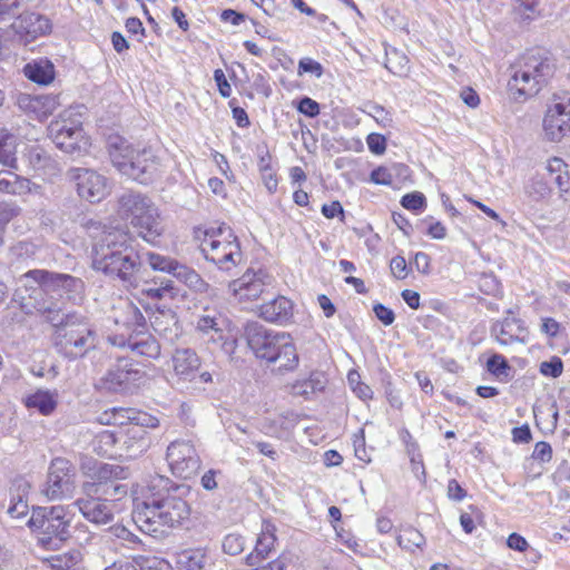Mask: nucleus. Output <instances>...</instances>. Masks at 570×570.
Listing matches in <instances>:
<instances>
[{
  "label": "nucleus",
  "mask_w": 570,
  "mask_h": 570,
  "mask_svg": "<svg viewBox=\"0 0 570 570\" xmlns=\"http://www.w3.org/2000/svg\"><path fill=\"white\" fill-rule=\"evenodd\" d=\"M17 105L20 110L32 118L45 120L58 108L59 101L56 96L51 95L32 96L22 92L17 96Z\"/></svg>",
  "instance_id": "6ab92c4d"
},
{
  "label": "nucleus",
  "mask_w": 570,
  "mask_h": 570,
  "mask_svg": "<svg viewBox=\"0 0 570 570\" xmlns=\"http://www.w3.org/2000/svg\"><path fill=\"white\" fill-rule=\"evenodd\" d=\"M274 277L264 268H248L239 278L229 283V291L239 302L261 298L273 288Z\"/></svg>",
  "instance_id": "9d476101"
},
{
  "label": "nucleus",
  "mask_w": 570,
  "mask_h": 570,
  "mask_svg": "<svg viewBox=\"0 0 570 570\" xmlns=\"http://www.w3.org/2000/svg\"><path fill=\"white\" fill-rule=\"evenodd\" d=\"M166 459L171 472L183 479L191 478L202 464L195 445L185 440L173 441L167 446Z\"/></svg>",
  "instance_id": "f8f14e48"
},
{
  "label": "nucleus",
  "mask_w": 570,
  "mask_h": 570,
  "mask_svg": "<svg viewBox=\"0 0 570 570\" xmlns=\"http://www.w3.org/2000/svg\"><path fill=\"white\" fill-rule=\"evenodd\" d=\"M222 476L223 472L220 470L210 469L202 475L200 484L204 490L214 491L218 488Z\"/></svg>",
  "instance_id": "052dcab7"
},
{
  "label": "nucleus",
  "mask_w": 570,
  "mask_h": 570,
  "mask_svg": "<svg viewBox=\"0 0 570 570\" xmlns=\"http://www.w3.org/2000/svg\"><path fill=\"white\" fill-rule=\"evenodd\" d=\"M189 492L188 485L175 484L146 499L136 498L132 521L141 532L153 537L183 527L191 512L186 500Z\"/></svg>",
  "instance_id": "f257e3e1"
},
{
  "label": "nucleus",
  "mask_w": 570,
  "mask_h": 570,
  "mask_svg": "<svg viewBox=\"0 0 570 570\" xmlns=\"http://www.w3.org/2000/svg\"><path fill=\"white\" fill-rule=\"evenodd\" d=\"M274 532L275 528L272 524L264 525L259 537L257 538L254 551L246 557V563L248 566H256L268 557L276 542Z\"/></svg>",
  "instance_id": "7c9ffc66"
},
{
  "label": "nucleus",
  "mask_w": 570,
  "mask_h": 570,
  "mask_svg": "<svg viewBox=\"0 0 570 570\" xmlns=\"http://www.w3.org/2000/svg\"><path fill=\"white\" fill-rule=\"evenodd\" d=\"M36 307L38 312L47 314L48 322L55 328L53 345L62 356L77 360L97 347V331L86 315L77 312L60 314L46 303H39Z\"/></svg>",
  "instance_id": "7ed1b4c3"
},
{
  "label": "nucleus",
  "mask_w": 570,
  "mask_h": 570,
  "mask_svg": "<svg viewBox=\"0 0 570 570\" xmlns=\"http://www.w3.org/2000/svg\"><path fill=\"white\" fill-rule=\"evenodd\" d=\"M134 414H136L135 409L130 407H114L109 411H105L99 421L101 424L107 425H124L127 422L132 424V419H135Z\"/></svg>",
  "instance_id": "79ce46f5"
},
{
  "label": "nucleus",
  "mask_w": 570,
  "mask_h": 570,
  "mask_svg": "<svg viewBox=\"0 0 570 570\" xmlns=\"http://www.w3.org/2000/svg\"><path fill=\"white\" fill-rule=\"evenodd\" d=\"M511 95L515 98L527 99L533 97L543 88L535 77H531L519 59L511 66V77L508 82Z\"/></svg>",
  "instance_id": "412c9836"
},
{
  "label": "nucleus",
  "mask_w": 570,
  "mask_h": 570,
  "mask_svg": "<svg viewBox=\"0 0 570 570\" xmlns=\"http://www.w3.org/2000/svg\"><path fill=\"white\" fill-rule=\"evenodd\" d=\"M174 276L196 293H206L209 285L193 268L179 263Z\"/></svg>",
  "instance_id": "58836bf2"
},
{
  "label": "nucleus",
  "mask_w": 570,
  "mask_h": 570,
  "mask_svg": "<svg viewBox=\"0 0 570 570\" xmlns=\"http://www.w3.org/2000/svg\"><path fill=\"white\" fill-rule=\"evenodd\" d=\"M58 392L56 390H38L26 399V406L36 409L42 415H50L58 404Z\"/></svg>",
  "instance_id": "473e14b6"
},
{
  "label": "nucleus",
  "mask_w": 570,
  "mask_h": 570,
  "mask_svg": "<svg viewBox=\"0 0 570 570\" xmlns=\"http://www.w3.org/2000/svg\"><path fill=\"white\" fill-rule=\"evenodd\" d=\"M48 134L59 149L70 155L79 154L89 146L81 120L72 109L65 110L52 120Z\"/></svg>",
  "instance_id": "6e6552de"
},
{
  "label": "nucleus",
  "mask_w": 570,
  "mask_h": 570,
  "mask_svg": "<svg viewBox=\"0 0 570 570\" xmlns=\"http://www.w3.org/2000/svg\"><path fill=\"white\" fill-rule=\"evenodd\" d=\"M208 557L204 549H187L177 554V566L183 570H206Z\"/></svg>",
  "instance_id": "f704fd0d"
},
{
  "label": "nucleus",
  "mask_w": 570,
  "mask_h": 570,
  "mask_svg": "<svg viewBox=\"0 0 570 570\" xmlns=\"http://www.w3.org/2000/svg\"><path fill=\"white\" fill-rule=\"evenodd\" d=\"M117 455L122 460H132L144 454L151 444V439L146 430L140 426H128L118 432Z\"/></svg>",
  "instance_id": "dca6fc26"
},
{
  "label": "nucleus",
  "mask_w": 570,
  "mask_h": 570,
  "mask_svg": "<svg viewBox=\"0 0 570 570\" xmlns=\"http://www.w3.org/2000/svg\"><path fill=\"white\" fill-rule=\"evenodd\" d=\"M212 343L218 344L223 352L229 356H232L237 347V338L227 331V327L224 330L222 340L219 341H213Z\"/></svg>",
  "instance_id": "680f3d73"
},
{
  "label": "nucleus",
  "mask_w": 570,
  "mask_h": 570,
  "mask_svg": "<svg viewBox=\"0 0 570 570\" xmlns=\"http://www.w3.org/2000/svg\"><path fill=\"white\" fill-rule=\"evenodd\" d=\"M245 337L257 358L277 365L279 371H294L298 366L299 357L288 333L275 332L252 322L245 327Z\"/></svg>",
  "instance_id": "20e7f679"
},
{
  "label": "nucleus",
  "mask_w": 570,
  "mask_h": 570,
  "mask_svg": "<svg viewBox=\"0 0 570 570\" xmlns=\"http://www.w3.org/2000/svg\"><path fill=\"white\" fill-rule=\"evenodd\" d=\"M61 275L57 273H50L45 269H33L29 271L23 275L27 283L32 281L36 286H31V293L29 294V297L35 299L33 307L37 309L36 305L39 303H46L51 308H56L53 303H48L47 301H43L42 298L39 299V297L42 296V294L46 295H53L57 294L58 296L62 297L61 293Z\"/></svg>",
  "instance_id": "2eb2a0df"
},
{
  "label": "nucleus",
  "mask_w": 570,
  "mask_h": 570,
  "mask_svg": "<svg viewBox=\"0 0 570 570\" xmlns=\"http://www.w3.org/2000/svg\"><path fill=\"white\" fill-rule=\"evenodd\" d=\"M135 419H132V424L130 426H140L144 430L146 428L155 429L159 425V420L146 412L137 411L134 414Z\"/></svg>",
  "instance_id": "69168bd1"
},
{
  "label": "nucleus",
  "mask_w": 570,
  "mask_h": 570,
  "mask_svg": "<svg viewBox=\"0 0 570 570\" xmlns=\"http://www.w3.org/2000/svg\"><path fill=\"white\" fill-rule=\"evenodd\" d=\"M85 519L95 524H108L114 520V505L100 498H81L75 502Z\"/></svg>",
  "instance_id": "5701e85b"
},
{
  "label": "nucleus",
  "mask_w": 570,
  "mask_h": 570,
  "mask_svg": "<svg viewBox=\"0 0 570 570\" xmlns=\"http://www.w3.org/2000/svg\"><path fill=\"white\" fill-rule=\"evenodd\" d=\"M107 149L112 165L121 175L126 176L129 163H132L137 150L120 136H110Z\"/></svg>",
  "instance_id": "393cba45"
},
{
  "label": "nucleus",
  "mask_w": 570,
  "mask_h": 570,
  "mask_svg": "<svg viewBox=\"0 0 570 570\" xmlns=\"http://www.w3.org/2000/svg\"><path fill=\"white\" fill-rule=\"evenodd\" d=\"M107 149L112 165L121 175L126 176L129 163H132L137 150L120 136H110Z\"/></svg>",
  "instance_id": "a878e982"
},
{
  "label": "nucleus",
  "mask_w": 570,
  "mask_h": 570,
  "mask_svg": "<svg viewBox=\"0 0 570 570\" xmlns=\"http://www.w3.org/2000/svg\"><path fill=\"white\" fill-rule=\"evenodd\" d=\"M524 331L523 323L514 316H508L492 326V334L501 345L522 342L523 340L520 336Z\"/></svg>",
  "instance_id": "cd10ccee"
},
{
  "label": "nucleus",
  "mask_w": 570,
  "mask_h": 570,
  "mask_svg": "<svg viewBox=\"0 0 570 570\" xmlns=\"http://www.w3.org/2000/svg\"><path fill=\"white\" fill-rule=\"evenodd\" d=\"M373 312L375 314V316L385 325V326H389L391 325L394 320H395V314L394 312L390 308V307H386L385 305L381 304V303H377L373 306Z\"/></svg>",
  "instance_id": "774afa93"
},
{
  "label": "nucleus",
  "mask_w": 570,
  "mask_h": 570,
  "mask_svg": "<svg viewBox=\"0 0 570 570\" xmlns=\"http://www.w3.org/2000/svg\"><path fill=\"white\" fill-rule=\"evenodd\" d=\"M401 205L410 210H419L425 206V197L419 191L410 193L402 197Z\"/></svg>",
  "instance_id": "bf43d9fd"
},
{
  "label": "nucleus",
  "mask_w": 570,
  "mask_h": 570,
  "mask_svg": "<svg viewBox=\"0 0 570 570\" xmlns=\"http://www.w3.org/2000/svg\"><path fill=\"white\" fill-rule=\"evenodd\" d=\"M148 264L154 271L173 274L176 272L179 262L157 253L147 254Z\"/></svg>",
  "instance_id": "09e8293b"
},
{
  "label": "nucleus",
  "mask_w": 570,
  "mask_h": 570,
  "mask_svg": "<svg viewBox=\"0 0 570 570\" xmlns=\"http://www.w3.org/2000/svg\"><path fill=\"white\" fill-rule=\"evenodd\" d=\"M563 371V362L560 357L553 356L550 361L540 364V373L553 379L559 377Z\"/></svg>",
  "instance_id": "4d7b16f0"
},
{
  "label": "nucleus",
  "mask_w": 570,
  "mask_h": 570,
  "mask_svg": "<svg viewBox=\"0 0 570 570\" xmlns=\"http://www.w3.org/2000/svg\"><path fill=\"white\" fill-rule=\"evenodd\" d=\"M121 315L115 318L116 324H122L127 328L136 331L145 326V317L140 309L129 301L121 305Z\"/></svg>",
  "instance_id": "e433bc0d"
},
{
  "label": "nucleus",
  "mask_w": 570,
  "mask_h": 570,
  "mask_svg": "<svg viewBox=\"0 0 570 570\" xmlns=\"http://www.w3.org/2000/svg\"><path fill=\"white\" fill-rule=\"evenodd\" d=\"M127 170L126 176L140 184L151 183L160 173V159L151 148L137 150L132 163Z\"/></svg>",
  "instance_id": "f3484780"
},
{
  "label": "nucleus",
  "mask_w": 570,
  "mask_h": 570,
  "mask_svg": "<svg viewBox=\"0 0 570 570\" xmlns=\"http://www.w3.org/2000/svg\"><path fill=\"white\" fill-rule=\"evenodd\" d=\"M519 61L531 77H535L541 87L548 85L556 71L552 60L540 49L527 51L519 58Z\"/></svg>",
  "instance_id": "a211bd4d"
},
{
  "label": "nucleus",
  "mask_w": 570,
  "mask_h": 570,
  "mask_svg": "<svg viewBox=\"0 0 570 570\" xmlns=\"http://www.w3.org/2000/svg\"><path fill=\"white\" fill-rule=\"evenodd\" d=\"M108 342L114 346H127L134 353L150 358H156L160 354L159 343L148 334L130 335L128 338L124 336H109Z\"/></svg>",
  "instance_id": "4be33fe9"
},
{
  "label": "nucleus",
  "mask_w": 570,
  "mask_h": 570,
  "mask_svg": "<svg viewBox=\"0 0 570 570\" xmlns=\"http://www.w3.org/2000/svg\"><path fill=\"white\" fill-rule=\"evenodd\" d=\"M303 73H313L320 78L323 75V67L312 58H303L298 62V75Z\"/></svg>",
  "instance_id": "e2e57ef3"
},
{
  "label": "nucleus",
  "mask_w": 570,
  "mask_h": 570,
  "mask_svg": "<svg viewBox=\"0 0 570 570\" xmlns=\"http://www.w3.org/2000/svg\"><path fill=\"white\" fill-rule=\"evenodd\" d=\"M24 76L32 82L47 86L55 79V66L46 58L28 62L23 67Z\"/></svg>",
  "instance_id": "2f4dec72"
},
{
  "label": "nucleus",
  "mask_w": 570,
  "mask_h": 570,
  "mask_svg": "<svg viewBox=\"0 0 570 570\" xmlns=\"http://www.w3.org/2000/svg\"><path fill=\"white\" fill-rule=\"evenodd\" d=\"M28 159L30 165L36 170L45 169L51 163V158L49 157V155L39 146H32L29 148Z\"/></svg>",
  "instance_id": "864d4df0"
},
{
  "label": "nucleus",
  "mask_w": 570,
  "mask_h": 570,
  "mask_svg": "<svg viewBox=\"0 0 570 570\" xmlns=\"http://www.w3.org/2000/svg\"><path fill=\"white\" fill-rule=\"evenodd\" d=\"M525 194L531 199L539 202L550 194V188L542 179L532 178L525 187Z\"/></svg>",
  "instance_id": "5fc2aeb1"
},
{
  "label": "nucleus",
  "mask_w": 570,
  "mask_h": 570,
  "mask_svg": "<svg viewBox=\"0 0 570 570\" xmlns=\"http://www.w3.org/2000/svg\"><path fill=\"white\" fill-rule=\"evenodd\" d=\"M368 149L375 155H382L386 149V139L380 134H370L366 138Z\"/></svg>",
  "instance_id": "338daca9"
},
{
  "label": "nucleus",
  "mask_w": 570,
  "mask_h": 570,
  "mask_svg": "<svg viewBox=\"0 0 570 570\" xmlns=\"http://www.w3.org/2000/svg\"><path fill=\"white\" fill-rule=\"evenodd\" d=\"M487 370L501 382H508L511 379V366L501 354L489 357Z\"/></svg>",
  "instance_id": "49530a36"
},
{
  "label": "nucleus",
  "mask_w": 570,
  "mask_h": 570,
  "mask_svg": "<svg viewBox=\"0 0 570 570\" xmlns=\"http://www.w3.org/2000/svg\"><path fill=\"white\" fill-rule=\"evenodd\" d=\"M206 261L214 263L219 269L229 272L243 258L240 245L232 229L225 225L206 232L200 244Z\"/></svg>",
  "instance_id": "0eeeda50"
},
{
  "label": "nucleus",
  "mask_w": 570,
  "mask_h": 570,
  "mask_svg": "<svg viewBox=\"0 0 570 570\" xmlns=\"http://www.w3.org/2000/svg\"><path fill=\"white\" fill-rule=\"evenodd\" d=\"M118 433L104 430L97 433L92 440V450L101 456L118 458Z\"/></svg>",
  "instance_id": "72a5a7b5"
},
{
  "label": "nucleus",
  "mask_w": 570,
  "mask_h": 570,
  "mask_svg": "<svg viewBox=\"0 0 570 570\" xmlns=\"http://www.w3.org/2000/svg\"><path fill=\"white\" fill-rule=\"evenodd\" d=\"M77 470L65 458H55L48 468L47 480L42 484L41 494L49 501L69 499L76 490Z\"/></svg>",
  "instance_id": "1a4fd4ad"
},
{
  "label": "nucleus",
  "mask_w": 570,
  "mask_h": 570,
  "mask_svg": "<svg viewBox=\"0 0 570 570\" xmlns=\"http://www.w3.org/2000/svg\"><path fill=\"white\" fill-rule=\"evenodd\" d=\"M365 108L366 109H364L363 111L366 112L368 116L373 117L377 124H380L383 127L392 126V115L383 106L376 104H367Z\"/></svg>",
  "instance_id": "603ef678"
},
{
  "label": "nucleus",
  "mask_w": 570,
  "mask_h": 570,
  "mask_svg": "<svg viewBox=\"0 0 570 570\" xmlns=\"http://www.w3.org/2000/svg\"><path fill=\"white\" fill-rule=\"evenodd\" d=\"M141 293L153 299H173L178 294V289L173 285L171 281L161 282L159 286L147 285Z\"/></svg>",
  "instance_id": "de8ad7c7"
},
{
  "label": "nucleus",
  "mask_w": 570,
  "mask_h": 570,
  "mask_svg": "<svg viewBox=\"0 0 570 570\" xmlns=\"http://www.w3.org/2000/svg\"><path fill=\"white\" fill-rule=\"evenodd\" d=\"M222 547L225 553L237 556L243 552L245 540L238 533H229L224 538Z\"/></svg>",
  "instance_id": "6e6d98bb"
},
{
  "label": "nucleus",
  "mask_w": 570,
  "mask_h": 570,
  "mask_svg": "<svg viewBox=\"0 0 570 570\" xmlns=\"http://www.w3.org/2000/svg\"><path fill=\"white\" fill-rule=\"evenodd\" d=\"M325 376L323 373L315 372L308 379L296 381L292 385V394L308 399L316 392H321L325 387Z\"/></svg>",
  "instance_id": "c9c22d12"
},
{
  "label": "nucleus",
  "mask_w": 570,
  "mask_h": 570,
  "mask_svg": "<svg viewBox=\"0 0 570 570\" xmlns=\"http://www.w3.org/2000/svg\"><path fill=\"white\" fill-rule=\"evenodd\" d=\"M29 180L21 178L11 170L0 171V191L19 195L28 189Z\"/></svg>",
  "instance_id": "ea45409f"
},
{
  "label": "nucleus",
  "mask_w": 570,
  "mask_h": 570,
  "mask_svg": "<svg viewBox=\"0 0 570 570\" xmlns=\"http://www.w3.org/2000/svg\"><path fill=\"white\" fill-rule=\"evenodd\" d=\"M385 68L396 76H404L409 71V58L404 52L391 48L385 51Z\"/></svg>",
  "instance_id": "37998d69"
},
{
  "label": "nucleus",
  "mask_w": 570,
  "mask_h": 570,
  "mask_svg": "<svg viewBox=\"0 0 570 570\" xmlns=\"http://www.w3.org/2000/svg\"><path fill=\"white\" fill-rule=\"evenodd\" d=\"M390 170L393 179L394 186H399L411 177L410 167L405 164L395 163L390 165Z\"/></svg>",
  "instance_id": "13d9d810"
},
{
  "label": "nucleus",
  "mask_w": 570,
  "mask_h": 570,
  "mask_svg": "<svg viewBox=\"0 0 570 570\" xmlns=\"http://www.w3.org/2000/svg\"><path fill=\"white\" fill-rule=\"evenodd\" d=\"M567 167V164L557 157L550 159L547 165L551 180L559 187L561 195L570 190V176Z\"/></svg>",
  "instance_id": "4c0bfd02"
},
{
  "label": "nucleus",
  "mask_w": 570,
  "mask_h": 570,
  "mask_svg": "<svg viewBox=\"0 0 570 570\" xmlns=\"http://www.w3.org/2000/svg\"><path fill=\"white\" fill-rule=\"evenodd\" d=\"M61 293L62 296L66 295L69 299H76L81 296L85 284L80 278L62 274L61 275Z\"/></svg>",
  "instance_id": "8fccbe9b"
},
{
  "label": "nucleus",
  "mask_w": 570,
  "mask_h": 570,
  "mask_svg": "<svg viewBox=\"0 0 570 570\" xmlns=\"http://www.w3.org/2000/svg\"><path fill=\"white\" fill-rule=\"evenodd\" d=\"M82 556L79 550L51 556L48 559L52 570H73L81 562Z\"/></svg>",
  "instance_id": "c03bdc74"
},
{
  "label": "nucleus",
  "mask_w": 570,
  "mask_h": 570,
  "mask_svg": "<svg viewBox=\"0 0 570 570\" xmlns=\"http://www.w3.org/2000/svg\"><path fill=\"white\" fill-rule=\"evenodd\" d=\"M28 524L45 549H58L61 542L70 538V519L62 505L33 509Z\"/></svg>",
  "instance_id": "423d86ee"
},
{
  "label": "nucleus",
  "mask_w": 570,
  "mask_h": 570,
  "mask_svg": "<svg viewBox=\"0 0 570 570\" xmlns=\"http://www.w3.org/2000/svg\"><path fill=\"white\" fill-rule=\"evenodd\" d=\"M371 181L377 185L394 186L390 166H381L371 173Z\"/></svg>",
  "instance_id": "0e129e2a"
},
{
  "label": "nucleus",
  "mask_w": 570,
  "mask_h": 570,
  "mask_svg": "<svg viewBox=\"0 0 570 570\" xmlns=\"http://www.w3.org/2000/svg\"><path fill=\"white\" fill-rule=\"evenodd\" d=\"M68 174L76 183L78 195L89 203H99L110 194L108 179L96 170L71 168Z\"/></svg>",
  "instance_id": "ddd939ff"
},
{
  "label": "nucleus",
  "mask_w": 570,
  "mask_h": 570,
  "mask_svg": "<svg viewBox=\"0 0 570 570\" xmlns=\"http://www.w3.org/2000/svg\"><path fill=\"white\" fill-rule=\"evenodd\" d=\"M118 215L128 220L137 235L149 244H156L164 234L163 218L153 199L140 191L127 190L118 198Z\"/></svg>",
  "instance_id": "39448f33"
},
{
  "label": "nucleus",
  "mask_w": 570,
  "mask_h": 570,
  "mask_svg": "<svg viewBox=\"0 0 570 570\" xmlns=\"http://www.w3.org/2000/svg\"><path fill=\"white\" fill-rule=\"evenodd\" d=\"M227 327V320L216 311L205 309L198 317L196 328L208 336V342L222 340L224 330Z\"/></svg>",
  "instance_id": "c756f323"
},
{
  "label": "nucleus",
  "mask_w": 570,
  "mask_h": 570,
  "mask_svg": "<svg viewBox=\"0 0 570 570\" xmlns=\"http://www.w3.org/2000/svg\"><path fill=\"white\" fill-rule=\"evenodd\" d=\"M150 324L155 333L170 344L175 343L183 332L178 318L171 309L157 308L150 316Z\"/></svg>",
  "instance_id": "b1692460"
},
{
  "label": "nucleus",
  "mask_w": 570,
  "mask_h": 570,
  "mask_svg": "<svg viewBox=\"0 0 570 570\" xmlns=\"http://www.w3.org/2000/svg\"><path fill=\"white\" fill-rule=\"evenodd\" d=\"M135 563L138 570H173L168 561L155 556H137Z\"/></svg>",
  "instance_id": "3c124183"
},
{
  "label": "nucleus",
  "mask_w": 570,
  "mask_h": 570,
  "mask_svg": "<svg viewBox=\"0 0 570 570\" xmlns=\"http://www.w3.org/2000/svg\"><path fill=\"white\" fill-rule=\"evenodd\" d=\"M293 315V303L285 296H277L259 307V316L267 322L284 324Z\"/></svg>",
  "instance_id": "bb28decb"
},
{
  "label": "nucleus",
  "mask_w": 570,
  "mask_h": 570,
  "mask_svg": "<svg viewBox=\"0 0 570 570\" xmlns=\"http://www.w3.org/2000/svg\"><path fill=\"white\" fill-rule=\"evenodd\" d=\"M91 261L94 269L126 287L137 288L142 281V263L125 233L105 232L92 245Z\"/></svg>",
  "instance_id": "f03ea898"
},
{
  "label": "nucleus",
  "mask_w": 570,
  "mask_h": 570,
  "mask_svg": "<svg viewBox=\"0 0 570 570\" xmlns=\"http://www.w3.org/2000/svg\"><path fill=\"white\" fill-rule=\"evenodd\" d=\"M16 137L6 128H0V164L14 167L16 164Z\"/></svg>",
  "instance_id": "a19ab883"
},
{
  "label": "nucleus",
  "mask_w": 570,
  "mask_h": 570,
  "mask_svg": "<svg viewBox=\"0 0 570 570\" xmlns=\"http://www.w3.org/2000/svg\"><path fill=\"white\" fill-rule=\"evenodd\" d=\"M543 131L548 140L561 141L570 136V96H553L543 118Z\"/></svg>",
  "instance_id": "9b49d317"
},
{
  "label": "nucleus",
  "mask_w": 570,
  "mask_h": 570,
  "mask_svg": "<svg viewBox=\"0 0 570 570\" xmlns=\"http://www.w3.org/2000/svg\"><path fill=\"white\" fill-rule=\"evenodd\" d=\"M174 374L179 382H195L200 368L202 360L198 354L188 347L176 348L171 356Z\"/></svg>",
  "instance_id": "aec40b11"
},
{
  "label": "nucleus",
  "mask_w": 570,
  "mask_h": 570,
  "mask_svg": "<svg viewBox=\"0 0 570 570\" xmlns=\"http://www.w3.org/2000/svg\"><path fill=\"white\" fill-rule=\"evenodd\" d=\"M145 373L137 364L126 358H120L111 366L104 377L101 385L109 392H127L144 377Z\"/></svg>",
  "instance_id": "4468645a"
},
{
  "label": "nucleus",
  "mask_w": 570,
  "mask_h": 570,
  "mask_svg": "<svg viewBox=\"0 0 570 570\" xmlns=\"http://www.w3.org/2000/svg\"><path fill=\"white\" fill-rule=\"evenodd\" d=\"M397 543L403 549L413 552L415 549H422L425 544V538L417 529L406 527L397 535Z\"/></svg>",
  "instance_id": "a18cd8bd"
},
{
  "label": "nucleus",
  "mask_w": 570,
  "mask_h": 570,
  "mask_svg": "<svg viewBox=\"0 0 570 570\" xmlns=\"http://www.w3.org/2000/svg\"><path fill=\"white\" fill-rule=\"evenodd\" d=\"M13 28L19 33H24L31 38H37L39 35H45L51 28L47 18L36 12H26L18 17L13 23Z\"/></svg>",
  "instance_id": "c85d7f7f"
}]
</instances>
